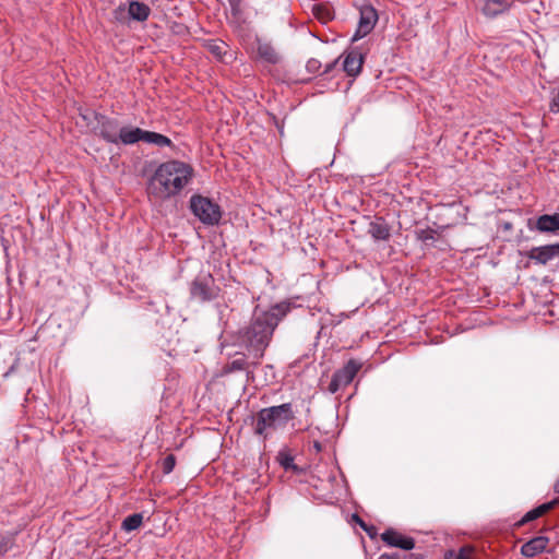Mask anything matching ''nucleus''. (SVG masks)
I'll list each match as a JSON object with an SVG mask.
<instances>
[{"label":"nucleus","mask_w":559,"mask_h":559,"mask_svg":"<svg viewBox=\"0 0 559 559\" xmlns=\"http://www.w3.org/2000/svg\"><path fill=\"white\" fill-rule=\"evenodd\" d=\"M289 309L286 302L276 304L269 310L255 308L249 326L240 331V341L253 355L255 364L263 357L275 328Z\"/></svg>","instance_id":"f257e3e1"},{"label":"nucleus","mask_w":559,"mask_h":559,"mask_svg":"<svg viewBox=\"0 0 559 559\" xmlns=\"http://www.w3.org/2000/svg\"><path fill=\"white\" fill-rule=\"evenodd\" d=\"M191 165L171 159L158 165L147 181L146 192L151 201L163 202L178 195L193 179Z\"/></svg>","instance_id":"f03ea898"},{"label":"nucleus","mask_w":559,"mask_h":559,"mask_svg":"<svg viewBox=\"0 0 559 559\" xmlns=\"http://www.w3.org/2000/svg\"><path fill=\"white\" fill-rule=\"evenodd\" d=\"M293 418L294 411L290 403L262 408L255 418L254 432L259 436L266 435L267 430L283 427Z\"/></svg>","instance_id":"7ed1b4c3"},{"label":"nucleus","mask_w":559,"mask_h":559,"mask_svg":"<svg viewBox=\"0 0 559 559\" xmlns=\"http://www.w3.org/2000/svg\"><path fill=\"white\" fill-rule=\"evenodd\" d=\"M192 213L205 225H215L222 217L221 207L211 199L202 195H192L190 199Z\"/></svg>","instance_id":"20e7f679"},{"label":"nucleus","mask_w":559,"mask_h":559,"mask_svg":"<svg viewBox=\"0 0 559 559\" xmlns=\"http://www.w3.org/2000/svg\"><path fill=\"white\" fill-rule=\"evenodd\" d=\"M191 297L200 301H210L218 294V287L210 273L199 274L190 285Z\"/></svg>","instance_id":"39448f33"},{"label":"nucleus","mask_w":559,"mask_h":559,"mask_svg":"<svg viewBox=\"0 0 559 559\" xmlns=\"http://www.w3.org/2000/svg\"><path fill=\"white\" fill-rule=\"evenodd\" d=\"M361 368V364L355 359H350L346 365L334 372L331 382L328 386L330 393H336L341 388L348 385L358 371Z\"/></svg>","instance_id":"423d86ee"},{"label":"nucleus","mask_w":559,"mask_h":559,"mask_svg":"<svg viewBox=\"0 0 559 559\" xmlns=\"http://www.w3.org/2000/svg\"><path fill=\"white\" fill-rule=\"evenodd\" d=\"M97 118V134L108 143L119 145V136L121 132L120 123L116 119H111L105 116Z\"/></svg>","instance_id":"0eeeda50"},{"label":"nucleus","mask_w":559,"mask_h":559,"mask_svg":"<svg viewBox=\"0 0 559 559\" xmlns=\"http://www.w3.org/2000/svg\"><path fill=\"white\" fill-rule=\"evenodd\" d=\"M378 21V13L376 9L371 5H362L360 8V16L357 29L352 38L353 41H356L365 36H367L374 27Z\"/></svg>","instance_id":"6e6552de"},{"label":"nucleus","mask_w":559,"mask_h":559,"mask_svg":"<svg viewBox=\"0 0 559 559\" xmlns=\"http://www.w3.org/2000/svg\"><path fill=\"white\" fill-rule=\"evenodd\" d=\"M526 257L537 264L545 265L549 261L559 257V242L533 247L530 251H527Z\"/></svg>","instance_id":"1a4fd4ad"},{"label":"nucleus","mask_w":559,"mask_h":559,"mask_svg":"<svg viewBox=\"0 0 559 559\" xmlns=\"http://www.w3.org/2000/svg\"><path fill=\"white\" fill-rule=\"evenodd\" d=\"M381 539L388 546L401 548L404 550H412L415 547V540L413 537L405 536L393 528L385 530L381 534Z\"/></svg>","instance_id":"9d476101"},{"label":"nucleus","mask_w":559,"mask_h":559,"mask_svg":"<svg viewBox=\"0 0 559 559\" xmlns=\"http://www.w3.org/2000/svg\"><path fill=\"white\" fill-rule=\"evenodd\" d=\"M530 229L544 234L559 235V213L538 216L534 227L530 226Z\"/></svg>","instance_id":"9b49d317"},{"label":"nucleus","mask_w":559,"mask_h":559,"mask_svg":"<svg viewBox=\"0 0 559 559\" xmlns=\"http://www.w3.org/2000/svg\"><path fill=\"white\" fill-rule=\"evenodd\" d=\"M364 55L358 49L348 51L343 62V69L349 76H357L364 64Z\"/></svg>","instance_id":"f8f14e48"},{"label":"nucleus","mask_w":559,"mask_h":559,"mask_svg":"<svg viewBox=\"0 0 559 559\" xmlns=\"http://www.w3.org/2000/svg\"><path fill=\"white\" fill-rule=\"evenodd\" d=\"M145 131L138 127L124 126L121 128L119 144L132 145L140 141L144 142Z\"/></svg>","instance_id":"ddd939ff"},{"label":"nucleus","mask_w":559,"mask_h":559,"mask_svg":"<svg viewBox=\"0 0 559 559\" xmlns=\"http://www.w3.org/2000/svg\"><path fill=\"white\" fill-rule=\"evenodd\" d=\"M548 542L549 539L545 536L534 537L521 547V554L527 558H533L546 549Z\"/></svg>","instance_id":"4468645a"},{"label":"nucleus","mask_w":559,"mask_h":559,"mask_svg":"<svg viewBox=\"0 0 559 559\" xmlns=\"http://www.w3.org/2000/svg\"><path fill=\"white\" fill-rule=\"evenodd\" d=\"M368 233L374 240H389L391 229L382 217H378L369 224Z\"/></svg>","instance_id":"2eb2a0df"},{"label":"nucleus","mask_w":559,"mask_h":559,"mask_svg":"<svg viewBox=\"0 0 559 559\" xmlns=\"http://www.w3.org/2000/svg\"><path fill=\"white\" fill-rule=\"evenodd\" d=\"M257 52L260 59L267 63L275 64L280 61V56L274 47L267 41H258Z\"/></svg>","instance_id":"dca6fc26"},{"label":"nucleus","mask_w":559,"mask_h":559,"mask_svg":"<svg viewBox=\"0 0 559 559\" xmlns=\"http://www.w3.org/2000/svg\"><path fill=\"white\" fill-rule=\"evenodd\" d=\"M128 12L133 20L143 22L147 20L151 10L146 4L142 2L131 1L129 3Z\"/></svg>","instance_id":"f3484780"},{"label":"nucleus","mask_w":559,"mask_h":559,"mask_svg":"<svg viewBox=\"0 0 559 559\" xmlns=\"http://www.w3.org/2000/svg\"><path fill=\"white\" fill-rule=\"evenodd\" d=\"M559 503V500L558 499H554L549 502H546V503H543L540 506H538L537 508L528 511L524 518L522 519L521 523H526V522H530V521H533V520H536L537 518L542 516L543 514L547 513L548 511H550L555 506H557Z\"/></svg>","instance_id":"a211bd4d"},{"label":"nucleus","mask_w":559,"mask_h":559,"mask_svg":"<svg viewBox=\"0 0 559 559\" xmlns=\"http://www.w3.org/2000/svg\"><path fill=\"white\" fill-rule=\"evenodd\" d=\"M248 362L243 354H237L230 361L223 367V373L247 370Z\"/></svg>","instance_id":"6ab92c4d"},{"label":"nucleus","mask_w":559,"mask_h":559,"mask_svg":"<svg viewBox=\"0 0 559 559\" xmlns=\"http://www.w3.org/2000/svg\"><path fill=\"white\" fill-rule=\"evenodd\" d=\"M144 142L158 147L173 146V142L169 138L153 131H145Z\"/></svg>","instance_id":"aec40b11"},{"label":"nucleus","mask_w":559,"mask_h":559,"mask_svg":"<svg viewBox=\"0 0 559 559\" xmlns=\"http://www.w3.org/2000/svg\"><path fill=\"white\" fill-rule=\"evenodd\" d=\"M142 521L143 515L141 513H133L123 520L121 527L126 532H132L141 526Z\"/></svg>","instance_id":"412c9836"},{"label":"nucleus","mask_w":559,"mask_h":559,"mask_svg":"<svg viewBox=\"0 0 559 559\" xmlns=\"http://www.w3.org/2000/svg\"><path fill=\"white\" fill-rule=\"evenodd\" d=\"M472 555L473 548L463 546L459 550H448L444 555V559H471Z\"/></svg>","instance_id":"4be33fe9"},{"label":"nucleus","mask_w":559,"mask_h":559,"mask_svg":"<svg viewBox=\"0 0 559 559\" xmlns=\"http://www.w3.org/2000/svg\"><path fill=\"white\" fill-rule=\"evenodd\" d=\"M277 460L286 471H297L298 467L294 463V457L288 452H280Z\"/></svg>","instance_id":"5701e85b"},{"label":"nucleus","mask_w":559,"mask_h":559,"mask_svg":"<svg viewBox=\"0 0 559 559\" xmlns=\"http://www.w3.org/2000/svg\"><path fill=\"white\" fill-rule=\"evenodd\" d=\"M176 465V457L174 454L167 455L162 462V469L165 474L173 472Z\"/></svg>","instance_id":"b1692460"},{"label":"nucleus","mask_w":559,"mask_h":559,"mask_svg":"<svg viewBox=\"0 0 559 559\" xmlns=\"http://www.w3.org/2000/svg\"><path fill=\"white\" fill-rule=\"evenodd\" d=\"M322 64L318 59L311 58L307 61L306 69L309 73H318Z\"/></svg>","instance_id":"393cba45"},{"label":"nucleus","mask_w":559,"mask_h":559,"mask_svg":"<svg viewBox=\"0 0 559 559\" xmlns=\"http://www.w3.org/2000/svg\"><path fill=\"white\" fill-rule=\"evenodd\" d=\"M419 238L424 241L435 240L433 231L432 230H421Z\"/></svg>","instance_id":"a878e982"},{"label":"nucleus","mask_w":559,"mask_h":559,"mask_svg":"<svg viewBox=\"0 0 559 559\" xmlns=\"http://www.w3.org/2000/svg\"><path fill=\"white\" fill-rule=\"evenodd\" d=\"M337 63V59L332 61V62H329L324 66V70H323V74H326V73H330L336 66Z\"/></svg>","instance_id":"bb28decb"},{"label":"nucleus","mask_w":559,"mask_h":559,"mask_svg":"<svg viewBox=\"0 0 559 559\" xmlns=\"http://www.w3.org/2000/svg\"><path fill=\"white\" fill-rule=\"evenodd\" d=\"M354 520L357 522V524L360 525V527L362 530H365L367 533H369V527L366 525V523L358 515H354Z\"/></svg>","instance_id":"cd10ccee"},{"label":"nucleus","mask_w":559,"mask_h":559,"mask_svg":"<svg viewBox=\"0 0 559 559\" xmlns=\"http://www.w3.org/2000/svg\"><path fill=\"white\" fill-rule=\"evenodd\" d=\"M322 11H328V9L323 5H317L314 7V13L318 17H321V12Z\"/></svg>","instance_id":"c85d7f7f"},{"label":"nucleus","mask_w":559,"mask_h":559,"mask_svg":"<svg viewBox=\"0 0 559 559\" xmlns=\"http://www.w3.org/2000/svg\"><path fill=\"white\" fill-rule=\"evenodd\" d=\"M379 559H395V556L393 555H388V554H382Z\"/></svg>","instance_id":"c756f323"},{"label":"nucleus","mask_w":559,"mask_h":559,"mask_svg":"<svg viewBox=\"0 0 559 559\" xmlns=\"http://www.w3.org/2000/svg\"><path fill=\"white\" fill-rule=\"evenodd\" d=\"M554 490H555V492L559 493V478L557 479V481L554 485Z\"/></svg>","instance_id":"7c9ffc66"},{"label":"nucleus","mask_w":559,"mask_h":559,"mask_svg":"<svg viewBox=\"0 0 559 559\" xmlns=\"http://www.w3.org/2000/svg\"><path fill=\"white\" fill-rule=\"evenodd\" d=\"M554 103H555V105L559 106V93L555 97Z\"/></svg>","instance_id":"2f4dec72"},{"label":"nucleus","mask_w":559,"mask_h":559,"mask_svg":"<svg viewBox=\"0 0 559 559\" xmlns=\"http://www.w3.org/2000/svg\"><path fill=\"white\" fill-rule=\"evenodd\" d=\"M218 50H219V47H218V46H214V47L212 48V51H213V52H215V53H217V52H218Z\"/></svg>","instance_id":"473e14b6"},{"label":"nucleus","mask_w":559,"mask_h":559,"mask_svg":"<svg viewBox=\"0 0 559 559\" xmlns=\"http://www.w3.org/2000/svg\"><path fill=\"white\" fill-rule=\"evenodd\" d=\"M372 530H373V527H369V533H368V535H369V536H371V537L373 536V535H372V534H373V531H372Z\"/></svg>","instance_id":"72a5a7b5"},{"label":"nucleus","mask_w":559,"mask_h":559,"mask_svg":"<svg viewBox=\"0 0 559 559\" xmlns=\"http://www.w3.org/2000/svg\"><path fill=\"white\" fill-rule=\"evenodd\" d=\"M314 447H316L318 450H320V449H321V447H320V444H319V443H316V444H314Z\"/></svg>","instance_id":"f704fd0d"},{"label":"nucleus","mask_w":559,"mask_h":559,"mask_svg":"<svg viewBox=\"0 0 559 559\" xmlns=\"http://www.w3.org/2000/svg\"><path fill=\"white\" fill-rule=\"evenodd\" d=\"M325 13H326V15L329 14V13H328V11H322V12H321V16H322V15H325Z\"/></svg>","instance_id":"c9c22d12"}]
</instances>
